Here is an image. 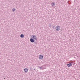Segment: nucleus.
I'll list each match as a JSON object with an SVG mask.
<instances>
[{
  "instance_id": "f257e3e1",
  "label": "nucleus",
  "mask_w": 80,
  "mask_h": 80,
  "mask_svg": "<svg viewBox=\"0 0 80 80\" xmlns=\"http://www.w3.org/2000/svg\"><path fill=\"white\" fill-rule=\"evenodd\" d=\"M32 38H33V39L34 40H37V37H36V36L35 35H32Z\"/></svg>"
},
{
  "instance_id": "f03ea898",
  "label": "nucleus",
  "mask_w": 80,
  "mask_h": 80,
  "mask_svg": "<svg viewBox=\"0 0 80 80\" xmlns=\"http://www.w3.org/2000/svg\"><path fill=\"white\" fill-rule=\"evenodd\" d=\"M60 26H58L56 27V30L57 32L59 31V30H60Z\"/></svg>"
},
{
  "instance_id": "7ed1b4c3",
  "label": "nucleus",
  "mask_w": 80,
  "mask_h": 80,
  "mask_svg": "<svg viewBox=\"0 0 80 80\" xmlns=\"http://www.w3.org/2000/svg\"><path fill=\"white\" fill-rule=\"evenodd\" d=\"M51 5L52 6V7H55V3L54 2H53L51 3Z\"/></svg>"
},
{
  "instance_id": "20e7f679",
  "label": "nucleus",
  "mask_w": 80,
  "mask_h": 80,
  "mask_svg": "<svg viewBox=\"0 0 80 80\" xmlns=\"http://www.w3.org/2000/svg\"><path fill=\"white\" fill-rule=\"evenodd\" d=\"M43 56L42 55H40L39 57V58L40 60H42L43 59Z\"/></svg>"
},
{
  "instance_id": "39448f33",
  "label": "nucleus",
  "mask_w": 80,
  "mask_h": 80,
  "mask_svg": "<svg viewBox=\"0 0 80 80\" xmlns=\"http://www.w3.org/2000/svg\"><path fill=\"white\" fill-rule=\"evenodd\" d=\"M28 70V69L27 68L24 69V72H25V73H27Z\"/></svg>"
},
{
  "instance_id": "423d86ee",
  "label": "nucleus",
  "mask_w": 80,
  "mask_h": 80,
  "mask_svg": "<svg viewBox=\"0 0 80 80\" xmlns=\"http://www.w3.org/2000/svg\"><path fill=\"white\" fill-rule=\"evenodd\" d=\"M34 39H33V38H31L30 39V41L31 42H32V43H33V42H34Z\"/></svg>"
},
{
  "instance_id": "0eeeda50",
  "label": "nucleus",
  "mask_w": 80,
  "mask_h": 80,
  "mask_svg": "<svg viewBox=\"0 0 80 80\" xmlns=\"http://www.w3.org/2000/svg\"><path fill=\"white\" fill-rule=\"evenodd\" d=\"M72 65V63H70L69 64H67V67H71Z\"/></svg>"
},
{
  "instance_id": "6e6552de",
  "label": "nucleus",
  "mask_w": 80,
  "mask_h": 80,
  "mask_svg": "<svg viewBox=\"0 0 80 80\" xmlns=\"http://www.w3.org/2000/svg\"><path fill=\"white\" fill-rule=\"evenodd\" d=\"M20 37L21 38H23V37H24V35H23V34H21L20 35Z\"/></svg>"
},
{
  "instance_id": "1a4fd4ad",
  "label": "nucleus",
  "mask_w": 80,
  "mask_h": 80,
  "mask_svg": "<svg viewBox=\"0 0 80 80\" xmlns=\"http://www.w3.org/2000/svg\"><path fill=\"white\" fill-rule=\"evenodd\" d=\"M49 27H50V28H52V25L51 24H49Z\"/></svg>"
},
{
  "instance_id": "9d476101",
  "label": "nucleus",
  "mask_w": 80,
  "mask_h": 80,
  "mask_svg": "<svg viewBox=\"0 0 80 80\" xmlns=\"http://www.w3.org/2000/svg\"><path fill=\"white\" fill-rule=\"evenodd\" d=\"M15 9H13V8L12 9V11L13 12H15Z\"/></svg>"
},
{
  "instance_id": "9b49d317",
  "label": "nucleus",
  "mask_w": 80,
  "mask_h": 80,
  "mask_svg": "<svg viewBox=\"0 0 80 80\" xmlns=\"http://www.w3.org/2000/svg\"><path fill=\"white\" fill-rule=\"evenodd\" d=\"M42 67H39V68L40 69V70H41V69H42Z\"/></svg>"
},
{
  "instance_id": "f8f14e48",
  "label": "nucleus",
  "mask_w": 80,
  "mask_h": 80,
  "mask_svg": "<svg viewBox=\"0 0 80 80\" xmlns=\"http://www.w3.org/2000/svg\"><path fill=\"white\" fill-rule=\"evenodd\" d=\"M30 70H32V68H30Z\"/></svg>"
},
{
  "instance_id": "ddd939ff",
  "label": "nucleus",
  "mask_w": 80,
  "mask_h": 80,
  "mask_svg": "<svg viewBox=\"0 0 80 80\" xmlns=\"http://www.w3.org/2000/svg\"><path fill=\"white\" fill-rule=\"evenodd\" d=\"M33 70H35V68H33Z\"/></svg>"
},
{
  "instance_id": "4468645a",
  "label": "nucleus",
  "mask_w": 80,
  "mask_h": 80,
  "mask_svg": "<svg viewBox=\"0 0 80 80\" xmlns=\"http://www.w3.org/2000/svg\"><path fill=\"white\" fill-rule=\"evenodd\" d=\"M54 27H55V26H54L52 28H54Z\"/></svg>"
}]
</instances>
